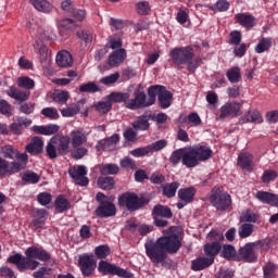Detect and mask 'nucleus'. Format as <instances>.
I'll return each mask as SVG.
<instances>
[{
  "mask_svg": "<svg viewBox=\"0 0 278 278\" xmlns=\"http://www.w3.org/2000/svg\"><path fill=\"white\" fill-rule=\"evenodd\" d=\"M3 157L0 156V177H10L25 170L29 156L27 153H22L12 146H4L1 148ZM8 160H16L11 163Z\"/></svg>",
  "mask_w": 278,
  "mask_h": 278,
  "instance_id": "nucleus-1",
  "label": "nucleus"
},
{
  "mask_svg": "<svg viewBox=\"0 0 278 278\" xmlns=\"http://www.w3.org/2000/svg\"><path fill=\"white\" fill-rule=\"evenodd\" d=\"M25 255L14 254L8 258V262L17 266L21 273H23V270H36L40 266V262H49L51 260L49 252L35 245L29 247ZM36 260H39V262Z\"/></svg>",
  "mask_w": 278,
  "mask_h": 278,
  "instance_id": "nucleus-2",
  "label": "nucleus"
},
{
  "mask_svg": "<svg viewBox=\"0 0 278 278\" xmlns=\"http://www.w3.org/2000/svg\"><path fill=\"white\" fill-rule=\"evenodd\" d=\"M169 58L175 68L181 71L184 66H187L189 73H194L199 68V62H201V58L194 59V48L192 46L173 48L169 51Z\"/></svg>",
  "mask_w": 278,
  "mask_h": 278,
  "instance_id": "nucleus-3",
  "label": "nucleus"
},
{
  "mask_svg": "<svg viewBox=\"0 0 278 278\" xmlns=\"http://www.w3.org/2000/svg\"><path fill=\"white\" fill-rule=\"evenodd\" d=\"M212 149L207 146H195L184 149L182 166L186 168H195L201 162H207L212 157Z\"/></svg>",
  "mask_w": 278,
  "mask_h": 278,
  "instance_id": "nucleus-4",
  "label": "nucleus"
},
{
  "mask_svg": "<svg viewBox=\"0 0 278 278\" xmlns=\"http://www.w3.org/2000/svg\"><path fill=\"white\" fill-rule=\"evenodd\" d=\"M148 105H155V101H159L162 110H168L173 105V92L166 90V87L162 85L150 86L148 88Z\"/></svg>",
  "mask_w": 278,
  "mask_h": 278,
  "instance_id": "nucleus-5",
  "label": "nucleus"
},
{
  "mask_svg": "<svg viewBox=\"0 0 278 278\" xmlns=\"http://www.w3.org/2000/svg\"><path fill=\"white\" fill-rule=\"evenodd\" d=\"M220 244H205L204 245V255L200 256L191 262V268L195 271L205 270L214 264V260L218 253H220Z\"/></svg>",
  "mask_w": 278,
  "mask_h": 278,
  "instance_id": "nucleus-6",
  "label": "nucleus"
},
{
  "mask_svg": "<svg viewBox=\"0 0 278 278\" xmlns=\"http://www.w3.org/2000/svg\"><path fill=\"white\" fill-rule=\"evenodd\" d=\"M210 202L217 212H227L231 207V194L222 187H214L211 191Z\"/></svg>",
  "mask_w": 278,
  "mask_h": 278,
  "instance_id": "nucleus-7",
  "label": "nucleus"
},
{
  "mask_svg": "<svg viewBox=\"0 0 278 278\" xmlns=\"http://www.w3.org/2000/svg\"><path fill=\"white\" fill-rule=\"evenodd\" d=\"M119 207H126L128 212H138L144 207L149 200L144 197H138L135 192H125L117 199Z\"/></svg>",
  "mask_w": 278,
  "mask_h": 278,
  "instance_id": "nucleus-8",
  "label": "nucleus"
},
{
  "mask_svg": "<svg viewBox=\"0 0 278 278\" xmlns=\"http://www.w3.org/2000/svg\"><path fill=\"white\" fill-rule=\"evenodd\" d=\"M96 201L99 206L96 208V216L98 218H111L116 216V205L110 201V198L103 192H98L96 195Z\"/></svg>",
  "mask_w": 278,
  "mask_h": 278,
  "instance_id": "nucleus-9",
  "label": "nucleus"
},
{
  "mask_svg": "<svg viewBox=\"0 0 278 278\" xmlns=\"http://www.w3.org/2000/svg\"><path fill=\"white\" fill-rule=\"evenodd\" d=\"M77 266L81 271L83 277H92L97 270V258L94 254L84 253L78 255Z\"/></svg>",
  "mask_w": 278,
  "mask_h": 278,
  "instance_id": "nucleus-10",
  "label": "nucleus"
},
{
  "mask_svg": "<svg viewBox=\"0 0 278 278\" xmlns=\"http://www.w3.org/2000/svg\"><path fill=\"white\" fill-rule=\"evenodd\" d=\"M98 270L99 273H103V275H116L117 277L134 278V274L106 261L99 262Z\"/></svg>",
  "mask_w": 278,
  "mask_h": 278,
  "instance_id": "nucleus-11",
  "label": "nucleus"
},
{
  "mask_svg": "<svg viewBox=\"0 0 278 278\" xmlns=\"http://www.w3.org/2000/svg\"><path fill=\"white\" fill-rule=\"evenodd\" d=\"M146 253L153 264H162L166 260L164 244H146Z\"/></svg>",
  "mask_w": 278,
  "mask_h": 278,
  "instance_id": "nucleus-12",
  "label": "nucleus"
},
{
  "mask_svg": "<svg viewBox=\"0 0 278 278\" xmlns=\"http://www.w3.org/2000/svg\"><path fill=\"white\" fill-rule=\"evenodd\" d=\"M184 238V230L177 226L168 228L167 235L160 238L156 244H181V239Z\"/></svg>",
  "mask_w": 278,
  "mask_h": 278,
  "instance_id": "nucleus-13",
  "label": "nucleus"
},
{
  "mask_svg": "<svg viewBox=\"0 0 278 278\" xmlns=\"http://www.w3.org/2000/svg\"><path fill=\"white\" fill-rule=\"evenodd\" d=\"M31 119L23 116H16L13 118V123H11L8 127V136H22L24 129H27L31 125Z\"/></svg>",
  "mask_w": 278,
  "mask_h": 278,
  "instance_id": "nucleus-14",
  "label": "nucleus"
},
{
  "mask_svg": "<svg viewBox=\"0 0 278 278\" xmlns=\"http://www.w3.org/2000/svg\"><path fill=\"white\" fill-rule=\"evenodd\" d=\"M68 175L76 181L77 186L86 187L90 184V179L86 177V175H88V169H86V166L84 165L73 166L68 169Z\"/></svg>",
  "mask_w": 278,
  "mask_h": 278,
  "instance_id": "nucleus-15",
  "label": "nucleus"
},
{
  "mask_svg": "<svg viewBox=\"0 0 278 278\" xmlns=\"http://www.w3.org/2000/svg\"><path fill=\"white\" fill-rule=\"evenodd\" d=\"M242 114V103L239 102H227L219 110L220 121L229 118L231 116H240Z\"/></svg>",
  "mask_w": 278,
  "mask_h": 278,
  "instance_id": "nucleus-16",
  "label": "nucleus"
},
{
  "mask_svg": "<svg viewBox=\"0 0 278 278\" xmlns=\"http://www.w3.org/2000/svg\"><path fill=\"white\" fill-rule=\"evenodd\" d=\"M197 195V189L194 187H187V188H181L178 190V199L179 201L177 202V208L178 210H184V207L192 201H194V197Z\"/></svg>",
  "mask_w": 278,
  "mask_h": 278,
  "instance_id": "nucleus-17",
  "label": "nucleus"
},
{
  "mask_svg": "<svg viewBox=\"0 0 278 278\" xmlns=\"http://www.w3.org/2000/svg\"><path fill=\"white\" fill-rule=\"evenodd\" d=\"M236 262H256L257 261V254H255V250L253 249V245L245 244L239 249L237 252Z\"/></svg>",
  "mask_w": 278,
  "mask_h": 278,
  "instance_id": "nucleus-18",
  "label": "nucleus"
},
{
  "mask_svg": "<svg viewBox=\"0 0 278 278\" xmlns=\"http://www.w3.org/2000/svg\"><path fill=\"white\" fill-rule=\"evenodd\" d=\"M149 98L147 100V93L144 91L136 93L135 98L126 103L128 110H140V108H150Z\"/></svg>",
  "mask_w": 278,
  "mask_h": 278,
  "instance_id": "nucleus-19",
  "label": "nucleus"
},
{
  "mask_svg": "<svg viewBox=\"0 0 278 278\" xmlns=\"http://www.w3.org/2000/svg\"><path fill=\"white\" fill-rule=\"evenodd\" d=\"M70 140L73 149H77L78 147H81V144H86V142H88V135L86 130L78 128L76 130H72Z\"/></svg>",
  "mask_w": 278,
  "mask_h": 278,
  "instance_id": "nucleus-20",
  "label": "nucleus"
},
{
  "mask_svg": "<svg viewBox=\"0 0 278 278\" xmlns=\"http://www.w3.org/2000/svg\"><path fill=\"white\" fill-rule=\"evenodd\" d=\"M255 199L265 205H271L273 207H278V194L270 193L268 191H257Z\"/></svg>",
  "mask_w": 278,
  "mask_h": 278,
  "instance_id": "nucleus-21",
  "label": "nucleus"
},
{
  "mask_svg": "<svg viewBox=\"0 0 278 278\" xmlns=\"http://www.w3.org/2000/svg\"><path fill=\"white\" fill-rule=\"evenodd\" d=\"M127 59V50L121 48L118 50L113 51L108 59L109 66H121L123 62Z\"/></svg>",
  "mask_w": 278,
  "mask_h": 278,
  "instance_id": "nucleus-22",
  "label": "nucleus"
},
{
  "mask_svg": "<svg viewBox=\"0 0 278 278\" xmlns=\"http://www.w3.org/2000/svg\"><path fill=\"white\" fill-rule=\"evenodd\" d=\"M235 21L241 27H244L245 29H252V27H255L256 25V18L255 16L249 14V13H238L235 15Z\"/></svg>",
  "mask_w": 278,
  "mask_h": 278,
  "instance_id": "nucleus-23",
  "label": "nucleus"
},
{
  "mask_svg": "<svg viewBox=\"0 0 278 278\" xmlns=\"http://www.w3.org/2000/svg\"><path fill=\"white\" fill-rule=\"evenodd\" d=\"M253 154L249 152L240 153L237 159V165L242 168V170H248L251 173L253 170Z\"/></svg>",
  "mask_w": 278,
  "mask_h": 278,
  "instance_id": "nucleus-24",
  "label": "nucleus"
},
{
  "mask_svg": "<svg viewBox=\"0 0 278 278\" xmlns=\"http://www.w3.org/2000/svg\"><path fill=\"white\" fill-rule=\"evenodd\" d=\"M7 94L11 97V99L18 101V103H25V101H29L31 92L27 90L23 91L16 87H10V89L7 91Z\"/></svg>",
  "mask_w": 278,
  "mask_h": 278,
  "instance_id": "nucleus-25",
  "label": "nucleus"
},
{
  "mask_svg": "<svg viewBox=\"0 0 278 278\" xmlns=\"http://www.w3.org/2000/svg\"><path fill=\"white\" fill-rule=\"evenodd\" d=\"M262 113L257 110L247 111L243 116L239 119L240 125H244L245 123H263Z\"/></svg>",
  "mask_w": 278,
  "mask_h": 278,
  "instance_id": "nucleus-26",
  "label": "nucleus"
},
{
  "mask_svg": "<svg viewBox=\"0 0 278 278\" xmlns=\"http://www.w3.org/2000/svg\"><path fill=\"white\" fill-rule=\"evenodd\" d=\"M56 64L61 68H68L73 66V55L66 50H62L56 54Z\"/></svg>",
  "mask_w": 278,
  "mask_h": 278,
  "instance_id": "nucleus-27",
  "label": "nucleus"
},
{
  "mask_svg": "<svg viewBox=\"0 0 278 278\" xmlns=\"http://www.w3.org/2000/svg\"><path fill=\"white\" fill-rule=\"evenodd\" d=\"M45 147V141L39 137L33 138L31 142L26 146L27 153L30 155H40L42 153V149Z\"/></svg>",
  "mask_w": 278,
  "mask_h": 278,
  "instance_id": "nucleus-28",
  "label": "nucleus"
},
{
  "mask_svg": "<svg viewBox=\"0 0 278 278\" xmlns=\"http://www.w3.org/2000/svg\"><path fill=\"white\" fill-rule=\"evenodd\" d=\"M153 218H173V211L170 207L162 204H156L152 210Z\"/></svg>",
  "mask_w": 278,
  "mask_h": 278,
  "instance_id": "nucleus-29",
  "label": "nucleus"
},
{
  "mask_svg": "<svg viewBox=\"0 0 278 278\" xmlns=\"http://www.w3.org/2000/svg\"><path fill=\"white\" fill-rule=\"evenodd\" d=\"M68 149H71V137L62 136L56 138V151L59 155H68Z\"/></svg>",
  "mask_w": 278,
  "mask_h": 278,
  "instance_id": "nucleus-30",
  "label": "nucleus"
},
{
  "mask_svg": "<svg viewBox=\"0 0 278 278\" xmlns=\"http://www.w3.org/2000/svg\"><path fill=\"white\" fill-rule=\"evenodd\" d=\"M131 94L129 92L113 91L108 96L111 103H127Z\"/></svg>",
  "mask_w": 278,
  "mask_h": 278,
  "instance_id": "nucleus-31",
  "label": "nucleus"
},
{
  "mask_svg": "<svg viewBox=\"0 0 278 278\" xmlns=\"http://www.w3.org/2000/svg\"><path fill=\"white\" fill-rule=\"evenodd\" d=\"M54 207L59 214H62L71 210V202L68 199H65L64 195H59L54 201Z\"/></svg>",
  "mask_w": 278,
  "mask_h": 278,
  "instance_id": "nucleus-32",
  "label": "nucleus"
},
{
  "mask_svg": "<svg viewBox=\"0 0 278 278\" xmlns=\"http://www.w3.org/2000/svg\"><path fill=\"white\" fill-rule=\"evenodd\" d=\"M46 153L49 157V160H55L58 155V138L53 137L49 140L47 147H46Z\"/></svg>",
  "mask_w": 278,
  "mask_h": 278,
  "instance_id": "nucleus-33",
  "label": "nucleus"
},
{
  "mask_svg": "<svg viewBox=\"0 0 278 278\" xmlns=\"http://www.w3.org/2000/svg\"><path fill=\"white\" fill-rule=\"evenodd\" d=\"M226 77L230 84H238L242 79L240 67L233 66L226 72Z\"/></svg>",
  "mask_w": 278,
  "mask_h": 278,
  "instance_id": "nucleus-34",
  "label": "nucleus"
},
{
  "mask_svg": "<svg viewBox=\"0 0 278 278\" xmlns=\"http://www.w3.org/2000/svg\"><path fill=\"white\" fill-rule=\"evenodd\" d=\"M30 3L34 5L35 10H38V12L49 14V12L53 10V7L47 0H30Z\"/></svg>",
  "mask_w": 278,
  "mask_h": 278,
  "instance_id": "nucleus-35",
  "label": "nucleus"
},
{
  "mask_svg": "<svg viewBox=\"0 0 278 278\" xmlns=\"http://www.w3.org/2000/svg\"><path fill=\"white\" fill-rule=\"evenodd\" d=\"M98 186L101 190H114L116 186V180L110 176L99 177L98 178Z\"/></svg>",
  "mask_w": 278,
  "mask_h": 278,
  "instance_id": "nucleus-36",
  "label": "nucleus"
},
{
  "mask_svg": "<svg viewBox=\"0 0 278 278\" xmlns=\"http://www.w3.org/2000/svg\"><path fill=\"white\" fill-rule=\"evenodd\" d=\"M178 189H179V182L174 181L172 184H167L162 187L163 197H166L167 199H173V197L177 194Z\"/></svg>",
  "mask_w": 278,
  "mask_h": 278,
  "instance_id": "nucleus-37",
  "label": "nucleus"
},
{
  "mask_svg": "<svg viewBox=\"0 0 278 278\" xmlns=\"http://www.w3.org/2000/svg\"><path fill=\"white\" fill-rule=\"evenodd\" d=\"M52 99H53L54 103H60L61 105H64V104H66V101H68V99H71V93L68 91H64V90H56L52 94Z\"/></svg>",
  "mask_w": 278,
  "mask_h": 278,
  "instance_id": "nucleus-38",
  "label": "nucleus"
},
{
  "mask_svg": "<svg viewBox=\"0 0 278 278\" xmlns=\"http://www.w3.org/2000/svg\"><path fill=\"white\" fill-rule=\"evenodd\" d=\"M121 167L114 163H108L100 167L101 175H118Z\"/></svg>",
  "mask_w": 278,
  "mask_h": 278,
  "instance_id": "nucleus-39",
  "label": "nucleus"
},
{
  "mask_svg": "<svg viewBox=\"0 0 278 278\" xmlns=\"http://www.w3.org/2000/svg\"><path fill=\"white\" fill-rule=\"evenodd\" d=\"M205 8H208L213 12H227V10L230 8V4L227 0H217L215 4H207Z\"/></svg>",
  "mask_w": 278,
  "mask_h": 278,
  "instance_id": "nucleus-40",
  "label": "nucleus"
},
{
  "mask_svg": "<svg viewBox=\"0 0 278 278\" xmlns=\"http://www.w3.org/2000/svg\"><path fill=\"white\" fill-rule=\"evenodd\" d=\"M136 10L139 16H149L151 14V4L149 1H139L136 3Z\"/></svg>",
  "mask_w": 278,
  "mask_h": 278,
  "instance_id": "nucleus-41",
  "label": "nucleus"
},
{
  "mask_svg": "<svg viewBox=\"0 0 278 278\" xmlns=\"http://www.w3.org/2000/svg\"><path fill=\"white\" fill-rule=\"evenodd\" d=\"M117 142H121V135L114 134L111 137L105 138L104 140L100 141L101 149H110V147L116 146Z\"/></svg>",
  "mask_w": 278,
  "mask_h": 278,
  "instance_id": "nucleus-42",
  "label": "nucleus"
},
{
  "mask_svg": "<svg viewBox=\"0 0 278 278\" xmlns=\"http://www.w3.org/2000/svg\"><path fill=\"white\" fill-rule=\"evenodd\" d=\"M134 129H139L140 131H147L149 127H151V124H149V116L141 115L137 122L132 124Z\"/></svg>",
  "mask_w": 278,
  "mask_h": 278,
  "instance_id": "nucleus-43",
  "label": "nucleus"
},
{
  "mask_svg": "<svg viewBox=\"0 0 278 278\" xmlns=\"http://www.w3.org/2000/svg\"><path fill=\"white\" fill-rule=\"evenodd\" d=\"M270 47H273V39L264 37L258 41L257 46L255 47V52L266 53V51H268Z\"/></svg>",
  "mask_w": 278,
  "mask_h": 278,
  "instance_id": "nucleus-44",
  "label": "nucleus"
},
{
  "mask_svg": "<svg viewBox=\"0 0 278 278\" xmlns=\"http://www.w3.org/2000/svg\"><path fill=\"white\" fill-rule=\"evenodd\" d=\"M17 86L20 88H24L25 90L29 91V90H34L36 83L34 81V79L27 76H24L17 79Z\"/></svg>",
  "mask_w": 278,
  "mask_h": 278,
  "instance_id": "nucleus-45",
  "label": "nucleus"
},
{
  "mask_svg": "<svg viewBox=\"0 0 278 278\" xmlns=\"http://www.w3.org/2000/svg\"><path fill=\"white\" fill-rule=\"evenodd\" d=\"M222 255L226 260H233L236 262V257L238 256V252H236V248L230 244H225L222 250Z\"/></svg>",
  "mask_w": 278,
  "mask_h": 278,
  "instance_id": "nucleus-46",
  "label": "nucleus"
},
{
  "mask_svg": "<svg viewBox=\"0 0 278 278\" xmlns=\"http://www.w3.org/2000/svg\"><path fill=\"white\" fill-rule=\"evenodd\" d=\"M207 240L211 241V244H219V242L225 240V235L216 229H212L207 235Z\"/></svg>",
  "mask_w": 278,
  "mask_h": 278,
  "instance_id": "nucleus-47",
  "label": "nucleus"
},
{
  "mask_svg": "<svg viewBox=\"0 0 278 278\" xmlns=\"http://www.w3.org/2000/svg\"><path fill=\"white\" fill-rule=\"evenodd\" d=\"M180 162L184 164V149H178L172 152L169 156V163L172 166H177Z\"/></svg>",
  "mask_w": 278,
  "mask_h": 278,
  "instance_id": "nucleus-48",
  "label": "nucleus"
},
{
  "mask_svg": "<svg viewBox=\"0 0 278 278\" xmlns=\"http://www.w3.org/2000/svg\"><path fill=\"white\" fill-rule=\"evenodd\" d=\"M100 91L101 89L99 88V85H96L94 81H89L79 86V92H89L90 94H94V92Z\"/></svg>",
  "mask_w": 278,
  "mask_h": 278,
  "instance_id": "nucleus-49",
  "label": "nucleus"
},
{
  "mask_svg": "<svg viewBox=\"0 0 278 278\" xmlns=\"http://www.w3.org/2000/svg\"><path fill=\"white\" fill-rule=\"evenodd\" d=\"M260 215L255 212L248 210L241 215V223H257Z\"/></svg>",
  "mask_w": 278,
  "mask_h": 278,
  "instance_id": "nucleus-50",
  "label": "nucleus"
},
{
  "mask_svg": "<svg viewBox=\"0 0 278 278\" xmlns=\"http://www.w3.org/2000/svg\"><path fill=\"white\" fill-rule=\"evenodd\" d=\"M119 166L125 170H136V161L129 156H125L119 161Z\"/></svg>",
  "mask_w": 278,
  "mask_h": 278,
  "instance_id": "nucleus-51",
  "label": "nucleus"
},
{
  "mask_svg": "<svg viewBox=\"0 0 278 278\" xmlns=\"http://www.w3.org/2000/svg\"><path fill=\"white\" fill-rule=\"evenodd\" d=\"M41 114L50 121H58L60 118V113H58V109L55 108H45L41 110Z\"/></svg>",
  "mask_w": 278,
  "mask_h": 278,
  "instance_id": "nucleus-52",
  "label": "nucleus"
},
{
  "mask_svg": "<svg viewBox=\"0 0 278 278\" xmlns=\"http://www.w3.org/2000/svg\"><path fill=\"white\" fill-rule=\"evenodd\" d=\"M80 110H81V108L79 106V104H74L70 108L62 109L61 114H62V116L70 118L71 116H75V115L79 114Z\"/></svg>",
  "mask_w": 278,
  "mask_h": 278,
  "instance_id": "nucleus-53",
  "label": "nucleus"
},
{
  "mask_svg": "<svg viewBox=\"0 0 278 278\" xmlns=\"http://www.w3.org/2000/svg\"><path fill=\"white\" fill-rule=\"evenodd\" d=\"M254 226L252 224H242L239 227V238H249L253 233Z\"/></svg>",
  "mask_w": 278,
  "mask_h": 278,
  "instance_id": "nucleus-54",
  "label": "nucleus"
},
{
  "mask_svg": "<svg viewBox=\"0 0 278 278\" xmlns=\"http://www.w3.org/2000/svg\"><path fill=\"white\" fill-rule=\"evenodd\" d=\"M94 253H96V256L98 257V260H105V257H108V255H110V253H112V251L110 250V247H108V245H98L94 249Z\"/></svg>",
  "mask_w": 278,
  "mask_h": 278,
  "instance_id": "nucleus-55",
  "label": "nucleus"
},
{
  "mask_svg": "<svg viewBox=\"0 0 278 278\" xmlns=\"http://www.w3.org/2000/svg\"><path fill=\"white\" fill-rule=\"evenodd\" d=\"M278 173L274 169H266L262 175V182L263 184H270V181H275L277 179Z\"/></svg>",
  "mask_w": 278,
  "mask_h": 278,
  "instance_id": "nucleus-56",
  "label": "nucleus"
},
{
  "mask_svg": "<svg viewBox=\"0 0 278 278\" xmlns=\"http://www.w3.org/2000/svg\"><path fill=\"white\" fill-rule=\"evenodd\" d=\"M22 179L26 184H38L40 181V176L35 172H26L23 174Z\"/></svg>",
  "mask_w": 278,
  "mask_h": 278,
  "instance_id": "nucleus-57",
  "label": "nucleus"
},
{
  "mask_svg": "<svg viewBox=\"0 0 278 278\" xmlns=\"http://www.w3.org/2000/svg\"><path fill=\"white\" fill-rule=\"evenodd\" d=\"M166 147H168V141H166V139H161L148 146V148H150V153L162 151V149H166Z\"/></svg>",
  "mask_w": 278,
  "mask_h": 278,
  "instance_id": "nucleus-58",
  "label": "nucleus"
},
{
  "mask_svg": "<svg viewBox=\"0 0 278 278\" xmlns=\"http://www.w3.org/2000/svg\"><path fill=\"white\" fill-rule=\"evenodd\" d=\"M0 114L10 118L12 116V104L5 100H0Z\"/></svg>",
  "mask_w": 278,
  "mask_h": 278,
  "instance_id": "nucleus-59",
  "label": "nucleus"
},
{
  "mask_svg": "<svg viewBox=\"0 0 278 278\" xmlns=\"http://www.w3.org/2000/svg\"><path fill=\"white\" fill-rule=\"evenodd\" d=\"M87 12L84 9H74L72 11V18L76 21V23H83L86 21Z\"/></svg>",
  "mask_w": 278,
  "mask_h": 278,
  "instance_id": "nucleus-60",
  "label": "nucleus"
},
{
  "mask_svg": "<svg viewBox=\"0 0 278 278\" xmlns=\"http://www.w3.org/2000/svg\"><path fill=\"white\" fill-rule=\"evenodd\" d=\"M148 118L153 121L154 123H159L160 125L166 123L168 121V115L166 113H159V114H149Z\"/></svg>",
  "mask_w": 278,
  "mask_h": 278,
  "instance_id": "nucleus-61",
  "label": "nucleus"
},
{
  "mask_svg": "<svg viewBox=\"0 0 278 278\" xmlns=\"http://www.w3.org/2000/svg\"><path fill=\"white\" fill-rule=\"evenodd\" d=\"M229 45H240V42H242V33H240V30H232L229 34Z\"/></svg>",
  "mask_w": 278,
  "mask_h": 278,
  "instance_id": "nucleus-62",
  "label": "nucleus"
},
{
  "mask_svg": "<svg viewBox=\"0 0 278 278\" xmlns=\"http://www.w3.org/2000/svg\"><path fill=\"white\" fill-rule=\"evenodd\" d=\"M149 153H151L149 146L130 151V155L134 157H144V155H149Z\"/></svg>",
  "mask_w": 278,
  "mask_h": 278,
  "instance_id": "nucleus-63",
  "label": "nucleus"
},
{
  "mask_svg": "<svg viewBox=\"0 0 278 278\" xmlns=\"http://www.w3.org/2000/svg\"><path fill=\"white\" fill-rule=\"evenodd\" d=\"M52 195L49 192H41L38 194L37 197V201L38 203H40V205H49V203H51L52 201Z\"/></svg>",
  "mask_w": 278,
  "mask_h": 278,
  "instance_id": "nucleus-64",
  "label": "nucleus"
}]
</instances>
